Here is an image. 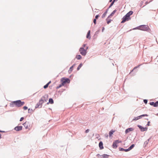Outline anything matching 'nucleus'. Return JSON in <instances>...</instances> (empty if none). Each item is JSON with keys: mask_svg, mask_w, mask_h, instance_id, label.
Segmentation results:
<instances>
[{"mask_svg": "<svg viewBox=\"0 0 158 158\" xmlns=\"http://www.w3.org/2000/svg\"><path fill=\"white\" fill-rule=\"evenodd\" d=\"M24 104V102H22L21 100H19L11 102L10 103V106L11 107L15 106L19 107L23 106Z\"/></svg>", "mask_w": 158, "mask_h": 158, "instance_id": "obj_1", "label": "nucleus"}, {"mask_svg": "<svg viewBox=\"0 0 158 158\" xmlns=\"http://www.w3.org/2000/svg\"><path fill=\"white\" fill-rule=\"evenodd\" d=\"M133 30L138 29L144 31H146L150 32L151 31V29L147 25H142L138 26L133 29Z\"/></svg>", "mask_w": 158, "mask_h": 158, "instance_id": "obj_2", "label": "nucleus"}, {"mask_svg": "<svg viewBox=\"0 0 158 158\" xmlns=\"http://www.w3.org/2000/svg\"><path fill=\"white\" fill-rule=\"evenodd\" d=\"M60 81L62 85H64L66 83H69L70 82V80L69 78L64 77L61 79Z\"/></svg>", "mask_w": 158, "mask_h": 158, "instance_id": "obj_3", "label": "nucleus"}, {"mask_svg": "<svg viewBox=\"0 0 158 158\" xmlns=\"http://www.w3.org/2000/svg\"><path fill=\"white\" fill-rule=\"evenodd\" d=\"M131 19V18L126 14L122 18L121 23H123Z\"/></svg>", "mask_w": 158, "mask_h": 158, "instance_id": "obj_4", "label": "nucleus"}, {"mask_svg": "<svg viewBox=\"0 0 158 158\" xmlns=\"http://www.w3.org/2000/svg\"><path fill=\"white\" fill-rule=\"evenodd\" d=\"M79 52L83 56H85L87 53V51L86 50H85L83 47H81L80 48Z\"/></svg>", "mask_w": 158, "mask_h": 158, "instance_id": "obj_5", "label": "nucleus"}, {"mask_svg": "<svg viewBox=\"0 0 158 158\" xmlns=\"http://www.w3.org/2000/svg\"><path fill=\"white\" fill-rule=\"evenodd\" d=\"M98 158H108L110 156L109 155L106 154H103L102 155H101L99 154H98L96 156Z\"/></svg>", "mask_w": 158, "mask_h": 158, "instance_id": "obj_6", "label": "nucleus"}, {"mask_svg": "<svg viewBox=\"0 0 158 158\" xmlns=\"http://www.w3.org/2000/svg\"><path fill=\"white\" fill-rule=\"evenodd\" d=\"M48 94H45L40 99H42V102L43 103L47 101L48 100Z\"/></svg>", "mask_w": 158, "mask_h": 158, "instance_id": "obj_7", "label": "nucleus"}, {"mask_svg": "<svg viewBox=\"0 0 158 158\" xmlns=\"http://www.w3.org/2000/svg\"><path fill=\"white\" fill-rule=\"evenodd\" d=\"M42 99H40L39 102H38L35 106V108H41L42 107V104L43 103L42 102Z\"/></svg>", "mask_w": 158, "mask_h": 158, "instance_id": "obj_8", "label": "nucleus"}, {"mask_svg": "<svg viewBox=\"0 0 158 158\" xmlns=\"http://www.w3.org/2000/svg\"><path fill=\"white\" fill-rule=\"evenodd\" d=\"M137 126L140 129V131L142 132L147 131L148 129V128L147 127H143L139 125H138Z\"/></svg>", "mask_w": 158, "mask_h": 158, "instance_id": "obj_9", "label": "nucleus"}, {"mask_svg": "<svg viewBox=\"0 0 158 158\" xmlns=\"http://www.w3.org/2000/svg\"><path fill=\"white\" fill-rule=\"evenodd\" d=\"M149 104L150 105L153 106L154 107H157L158 106V101H156L155 102H150Z\"/></svg>", "mask_w": 158, "mask_h": 158, "instance_id": "obj_10", "label": "nucleus"}, {"mask_svg": "<svg viewBox=\"0 0 158 158\" xmlns=\"http://www.w3.org/2000/svg\"><path fill=\"white\" fill-rule=\"evenodd\" d=\"M23 125L24 126L26 129L29 128L30 127V124L28 122L26 121L25 123L23 124Z\"/></svg>", "mask_w": 158, "mask_h": 158, "instance_id": "obj_11", "label": "nucleus"}, {"mask_svg": "<svg viewBox=\"0 0 158 158\" xmlns=\"http://www.w3.org/2000/svg\"><path fill=\"white\" fill-rule=\"evenodd\" d=\"M23 128V126H18L15 127L14 128V130L16 131H18L22 130Z\"/></svg>", "mask_w": 158, "mask_h": 158, "instance_id": "obj_12", "label": "nucleus"}, {"mask_svg": "<svg viewBox=\"0 0 158 158\" xmlns=\"http://www.w3.org/2000/svg\"><path fill=\"white\" fill-rule=\"evenodd\" d=\"M134 129L132 128H129L127 129L125 131V133L126 134H127L129 132L132 131L134 130Z\"/></svg>", "mask_w": 158, "mask_h": 158, "instance_id": "obj_13", "label": "nucleus"}, {"mask_svg": "<svg viewBox=\"0 0 158 158\" xmlns=\"http://www.w3.org/2000/svg\"><path fill=\"white\" fill-rule=\"evenodd\" d=\"M99 147L100 150L103 149V143L102 141H100L99 143Z\"/></svg>", "mask_w": 158, "mask_h": 158, "instance_id": "obj_14", "label": "nucleus"}, {"mask_svg": "<svg viewBox=\"0 0 158 158\" xmlns=\"http://www.w3.org/2000/svg\"><path fill=\"white\" fill-rule=\"evenodd\" d=\"M117 10L116 9H115L114 10L113 12L110 14V15L108 16V18H110L111 16H113L117 11Z\"/></svg>", "mask_w": 158, "mask_h": 158, "instance_id": "obj_15", "label": "nucleus"}, {"mask_svg": "<svg viewBox=\"0 0 158 158\" xmlns=\"http://www.w3.org/2000/svg\"><path fill=\"white\" fill-rule=\"evenodd\" d=\"M117 143L115 141H114L113 143L112 147L114 149H115L117 148Z\"/></svg>", "mask_w": 158, "mask_h": 158, "instance_id": "obj_16", "label": "nucleus"}, {"mask_svg": "<svg viewBox=\"0 0 158 158\" xmlns=\"http://www.w3.org/2000/svg\"><path fill=\"white\" fill-rule=\"evenodd\" d=\"M90 31L89 30L87 33V34L86 35V38H87L90 39L91 38V36H90Z\"/></svg>", "mask_w": 158, "mask_h": 158, "instance_id": "obj_17", "label": "nucleus"}, {"mask_svg": "<svg viewBox=\"0 0 158 158\" xmlns=\"http://www.w3.org/2000/svg\"><path fill=\"white\" fill-rule=\"evenodd\" d=\"M109 9H107L102 16V18H104L106 15Z\"/></svg>", "mask_w": 158, "mask_h": 158, "instance_id": "obj_18", "label": "nucleus"}, {"mask_svg": "<svg viewBox=\"0 0 158 158\" xmlns=\"http://www.w3.org/2000/svg\"><path fill=\"white\" fill-rule=\"evenodd\" d=\"M115 131L113 130H111L109 132V135L110 137L115 132Z\"/></svg>", "mask_w": 158, "mask_h": 158, "instance_id": "obj_19", "label": "nucleus"}, {"mask_svg": "<svg viewBox=\"0 0 158 158\" xmlns=\"http://www.w3.org/2000/svg\"><path fill=\"white\" fill-rule=\"evenodd\" d=\"M133 13V11L131 10L130 11L128 12L126 15H127L129 17H130V16Z\"/></svg>", "mask_w": 158, "mask_h": 158, "instance_id": "obj_20", "label": "nucleus"}, {"mask_svg": "<svg viewBox=\"0 0 158 158\" xmlns=\"http://www.w3.org/2000/svg\"><path fill=\"white\" fill-rule=\"evenodd\" d=\"M109 18H108V17L106 19V22H107V24H109L110 23L111 21L112 20V19H109Z\"/></svg>", "mask_w": 158, "mask_h": 158, "instance_id": "obj_21", "label": "nucleus"}, {"mask_svg": "<svg viewBox=\"0 0 158 158\" xmlns=\"http://www.w3.org/2000/svg\"><path fill=\"white\" fill-rule=\"evenodd\" d=\"M49 103L51 104H53L54 103V101L52 98H49L48 100Z\"/></svg>", "mask_w": 158, "mask_h": 158, "instance_id": "obj_22", "label": "nucleus"}, {"mask_svg": "<svg viewBox=\"0 0 158 158\" xmlns=\"http://www.w3.org/2000/svg\"><path fill=\"white\" fill-rule=\"evenodd\" d=\"M76 58L77 60H80L82 58V57L80 55H76Z\"/></svg>", "mask_w": 158, "mask_h": 158, "instance_id": "obj_23", "label": "nucleus"}, {"mask_svg": "<svg viewBox=\"0 0 158 158\" xmlns=\"http://www.w3.org/2000/svg\"><path fill=\"white\" fill-rule=\"evenodd\" d=\"M82 65H83V64H82V63H81L79 65L78 67H77V70L78 71L81 68V67L82 66Z\"/></svg>", "mask_w": 158, "mask_h": 158, "instance_id": "obj_24", "label": "nucleus"}, {"mask_svg": "<svg viewBox=\"0 0 158 158\" xmlns=\"http://www.w3.org/2000/svg\"><path fill=\"white\" fill-rule=\"evenodd\" d=\"M135 146V144H132L131 146H130L129 148V149L130 150H131L132 148H133Z\"/></svg>", "mask_w": 158, "mask_h": 158, "instance_id": "obj_25", "label": "nucleus"}, {"mask_svg": "<svg viewBox=\"0 0 158 158\" xmlns=\"http://www.w3.org/2000/svg\"><path fill=\"white\" fill-rule=\"evenodd\" d=\"M141 65V64H139V65H138L137 66H135V67L134 69L132 70L131 71V72L130 73V74L135 69L139 67Z\"/></svg>", "mask_w": 158, "mask_h": 158, "instance_id": "obj_26", "label": "nucleus"}, {"mask_svg": "<svg viewBox=\"0 0 158 158\" xmlns=\"http://www.w3.org/2000/svg\"><path fill=\"white\" fill-rule=\"evenodd\" d=\"M114 3V2L112 1L110 4V5L109 6L107 9H109V8H110L113 5Z\"/></svg>", "mask_w": 158, "mask_h": 158, "instance_id": "obj_27", "label": "nucleus"}, {"mask_svg": "<svg viewBox=\"0 0 158 158\" xmlns=\"http://www.w3.org/2000/svg\"><path fill=\"white\" fill-rule=\"evenodd\" d=\"M73 67H71L70 68L69 70L68 71L69 73H71V72L73 71Z\"/></svg>", "mask_w": 158, "mask_h": 158, "instance_id": "obj_28", "label": "nucleus"}, {"mask_svg": "<svg viewBox=\"0 0 158 158\" xmlns=\"http://www.w3.org/2000/svg\"><path fill=\"white\" fill-rule=\"evenodd\" d=\"M148 142H147L146 141H145L144 142V145H143V147L144 148H145L146 147V146L148 144Z\"/></svg>", "mask_w": 158, "mask_h": 158, "instance_id": "obj_29", "label": "nucleus"}, {"mask_svg": "<svg viewBox=\"0 0 158 158\" xmlns=\"http://www.w3.org/2000/svg\"><path fill=\"white\" fill-rule=\"evenodd\" d=\"M63 86H64V85H62V83H61V84H60L57 87H56V89H58L60 88Z\"/></svg>", "mask_w": 158, "mask_h": 158, "instance_id": "obj_30", "label": "nucleus"}, {"mask_svg": "<svg viewBox=\"0 0 158 158\" xmlns=\"http://www.w3.org/2000/svg\"><path fill=\"white\" fill-rule=\"evenodd\" d=\"M32 109L29 108L28 109V113H29L31 114L32 112Z\"/></svg>", "mask_w": 158, "mask_h": 158, "instance_id": "obj_31", "label": "nucleus"}, {"mask_svg": "<svg viewBox=\"0 0 158 158\" xmlns=\"http://www.w3.org/2000/svg\"><path fill=\"white\" fill-rule=\"evenodd\" d=\"M65 89H64L62 90H60L58 91V92L59 93H60V95H61L62 92H63L65 90Z\"/></svg>", "mask_w": 158, "mask_h": 158, "instance_id": "obj_32", "label": "nucleus"}, {"mask_svg": "<svg viewBox=\"0 0 158 158\" xmlns=\"http://www.w3.org/2000/svg\"><path fill=\"white\" fill-rule=\"evenodd\" d=\"M114 141L117 144L119 143H121L122 142L121 141H120L119 140H116Z\"/></svg>", "mask_w": 158, "mask_h": 158, "instance_id": "obj_33", "label": "nucleus"}, {"mask_svg": "<svg viewBox=\"0 0 158 158\" xmlns=\"http://www.w3.org/2000/svg\"><path fill=\"white\" fill-rule=\"evenodd\" d=\"M119 150L120 151H124V149L123 148L120 147L119 148Z\"/></svg>", "mask_w": 158, "mask_h": 158, "instance_id": "obj_34", "label": "nucleus"}, {"mask_svg": "<svg viewBox=\"0 0 158 158\" xmlns=\"http://www.w3.org/2000/svg\"><path fill=\"white\" fill-rule=\"evenodd\" d=\"M100 31V29L98 30L97 31L95 32V34H94V36H95V35H97L98 33H99V32Z\"/></svg>", "mask_w": 158, "mask_h": 158, "instance_id": "obj_35", "label": "nucleus"}, {"mask_svg": "<svg viewBox=\"0 0 158 158\" xmlns=\"http://www.w3.org/2000/svg\"><path fill=\"white\" fill-rule=\"evenodd\" d=\"M48 86V85L47 84L44 86V89L47 88Z\"/></svg>", "mask_w": 158, "mask_h": 158, "instance_id": "obj_36", "label": "nucleus"}, {"mask_svg": "<svg viewBox=\"0 0 158 158\" xmlns=\"http://www.w3.org/2000/svg\"><path fill=\"white\" fill-rule=\"evenodd\" d=\"M143 102L145 104H147L148 102V100L147 99H144L143 100Z\"/></svg>", "mask_w": 158, "mask_h": 158, "instance_id": "obj_37", "label": "nucleus"}, {"mask_svg": "<svg viewBox=\"0 0 158 158\" xmlns=\"http://www.w3.org/2000/svg\"><path fill=\"white\" fill-rule=\"evenodd\" d=\"M142 117L144 116H148V115L147 114H143L141 115Z\"/></svg>", "mask_w": 158, "mask_h": 158, "instance_id": "obj_38", "label": "nucleus"}, {"mask_svg": "<svg viewBox=\"0 0 158 158\" xmlns=\"http://www.w3.org/2000/svg\"><path fill=\"white\" fill-rule=\"evenodd\" d=\"M139 119V118L138 117H135L133 119V120H137Z\"/></svg>", "mask_w": 158, "mask_h": 158, "instance_id": "obj_39", "label": "nucleus"}, {"mask_svg": "<svg viewBox=\"0 0 158 158\" xmlns=\"http://www.w3.org/2000/svg\"><path fill=\"white\" fill-rule=\"evenodd\" d=\"M96 19H94L93 20V22L95 25L96 24Z\"/></svg>", "mask_w": 158, "mask_h": 158, "instance_id": "obj_40", "label": "nucleus"}, {"mask_svg": "<svg viewBox=\"0 0 158 158\" xmlns=\"http://www.w3.org/2000/svg\"><path fill=\"white\" fill-rule=\"evenodd\" d=\"M130 151V150H129V148H128L127 149H124V151L126 152H127L129 151Z\"/></svg>", "mask_w": 158, "mask_h": 158, "instance_id": "obj_41", "label": "nucleus"}, {"mask_svg": "<svg viewBox=\"0 0 158 158\" xmlns=\"http://www.w3.org/2000/svg\"><path fill=\"white\" fill-rule=\"evenodd\" d=\"M99 16V15H96L95 16V19H98V17Z\"/></svg>", "mask_w": 158, "mask_h": 158, "instance_id": "obj_42", "label": "nucleus"}, {"mask_svg": "<svg viewBox=\"0 0 158 158\" xmlns=\"http://www.w3.org/2000/svg\"><path fill=\"white\" fill-rule=\"evenodd\" d=\"M23 109L24 110H26L28 109V107L27 106H25L23 107Z\"/></svg>", "mask_w": 158, "mask_h": 158, "instance_id": "obj_43", "label": "nucleus"}, {"mask_svg": "<svg viewBox=\"0 0 158 158\" xmlns=\"http://www.w3.org/2000/svg\"><path fill=\"white\" fill-rule=\"evenodd\" d=\"M89 129H87L85 131V133H87L89 132Z\"/></svg>", "mask_w": 158, "mask_h": 158, "instance_id": "obj_44", "label": "nucleus"}, {"mask_svg": "<svg viewBox=\"0 0 158 158\" xmlns=\"http://www.w3.org/2000/svg\"><path fill=\"white\" fill-rule=\"evenodd\" d=\"M150 121H148L146 125V126H149L150 125Z\"/></svg>", "mask_w": 158, "mask_h": 158, "instance_id": "obj_45", "label": "nucleus"}, {"mask_svg": "<svg viewBox=\"0 0 158 158\" xmlns=\"http://www.w3.org/2000/svg\"><path fill=\"white\" fill-rule=\"evenodd\" d=\"M23 119H24V117H22L20 118L19 121L20 122H21L23 120Z\"/></svg>", "mask_w": 158, "mask_h": 158, "instance_id": "obj_46", "label": "nucleus"}, {"mask_svg": "<svg viewBox=\"0 0 158 158\" xmlns=\"http://www.w3.org/2000/svg\"><path fill=\"white\" fill-rule=\"evenodd\" d=\"M108 135L107 134H105V137L106 138H108Z\"/></svg>", "mask_w": 158, "mask_h": 158, "instance_id": "obj_47", "label": "nucleus"}, {"mask_svg": "<svg viewBox=\"0 0 158 158\" xmlns=\"http://www.w3.org/2000/svg\"><path fill=\"white\" fill-rule=\"evenodd\" d=\"M138 118H139V119H140V118H141L142 117V116L141 115H140V116H138Z\"/></svg>", "mask_w": 158, "mask_h": 158, "instance_id": "obj_48", "label": "nucleus"}, {"mask_svg": "<svg viewBox=\"0 0 158 158\" xmlns=\"http://www.w3.org/2000/svg\"><path fill=\"white\" fill-rule=\"evenodd\" d=\"M51 83V81H50L47 83V84L49 85Z\"/></svg>", "mask_w": 158, "mask_h": 158, "instance_id": "obj_49", "label": "nucleus"}, {"mask_svg": "<svg viewBox=\"0 0 158 158\" xmlns=\"http://www.w3.org/2000/svg\"><path fill=\"white\" fill-rule=\"evenodd\" d=\"M151 139V138H150L149 139H148L147 140H146V141L147 142H148H148L149 141V140L150 139Z\"/></svg>", "mask_w": 158, "mask_h": 158, "instance_id": "obj_50", "label": "nucleus"}, {"mask_svg": "<svg viewBox=\"0 0 158 158\" xmlns=\"http://www.w3.org/2000/svg\"><path fill=\"white\" fill-rule=\"evenodd\" d=\"M105 28L104 27H103L102 28V31L103 32V31L104 30Z\"/></svg>", "mask_w": 158, "mask_h": 158, "instance_id": "obj_51", "label": "nucleus"}, {"mask_svg": "<svg viewBox=\"0 0 158 158\" xmlns=\"http://www.w3.org/2000/svg\"><path fill=\"white\" fill-rule=\"evenodd\" d=\"M97 35H95V36H94V35L93 36V37L94 38V39L96 38L97 37Z\"/></svg>", "mask_w": 158, "mask_h": 158, "instance_id": "obj_52", "label": "nucleus"}, {"mask_svg": "<svg viewBox=\"0 0 158 158\" xmlns=\"http://www.w3.org/2000/svg\"><path fill=\"white\" fill-rule=\"evenodd\" d=\"M86 44H84L83 45H82V47H83L84 48H85V45H86Z\"/></svg>", "mask_w": 158, "mask_h": 158, "instance_id": "obj_53", "label": "nucleus"}, {"mask_svg": "<svg viewBox=\"0 0 158 158\" xmlns=\"http://www.w3.org/2000/svg\"><path fill=\"white\" fill-rule=\"evenodd\" d=\"M88 47H87L85 48V50H86L87 51V50L88 49Z\"/></svg>", "mask_w": 158, "mask_h": 158, "instance_id": "obj_54", "label": "nucleus"}, {"mask_svg": "<svg viewBox=\"0 0 158 158\" xmlns=\"http://www.w3.org/2000/svg\"><path fill=\"white\" fill-rule=\"evenodd\" d=\"M6 132V131H2V133H5Z\"/></svg>", "mask_w": 158, "mask_h": 158, "instance_id": "obj_55", "label": "nucleus"}, {"mask_svg": "<svg viewBox=\"0 0 158 158\" xmlns=\"http://www.w3.org/2000/svg\"><path fill=\"white\" fill-rule=\"evenodd\" d=\"M75 64H74L71 67H73V68L75 66Z\"/></svg>", "mask_w": 158, "mask_h": 158, "instance_id": "obj_56", "label": "nucleus"}, {"mask_svg": "<svg viewBox=\"0 0 158 158\" xmlns=\"http://www.w3.org/2000/svg\"><path fill=\"white\" fill-rule=\"evenodd\" d=\"M118 0H113L112 1L114 2H115L117 1Z\"/></svg>", "mask_w": 158, "mask_h": 158, "instance_id": "obj_57", "label": "nucleus"}, {"mask_svg": "<svg viewBox=\"0 0 158 158\" xmlns=\"http://www.w3.org/2000/svg\"><path fill=\"white\" fill-rule=\"evenodd\" d=\"M1 138H2L1 135V134H0V139H1Z\"/></svg>", "mask_w": 158, "mask_h": 158, "instance_id": "obj_58", "label": "nucleus"}, {"mask_svg": "<svg viewBox=\"0 0 158 158\" xmlns=\"http://www.w3.org/2000/svg\"><path fill=\"white\" fill-rule=\"evenodd\" d=\"M112 0H110L109 1V2H112Z\"/></svg>", "mask_w": 158, "mask_h": 158, "instance_id": "obj_59", "label": "nucleus"}, {"mask_svg": "<svg viewBox=\"0 0 158 158\" xmlns=\"http://www.w3.org/2000/svg\"><path fill=\"white\" fill-rule=\"evenodd\" d=\"M49 103H49V102H48L47 103V104L48 105V104H49Z\"/></svg>", "mask_w": 158, "mask_h": 158, "instance_id": "obj_60", "label": "nucleus"}, {"mask_svg": "<svg viewBox=\"0 0 158 158\" xmlns=\"http://www.w3.org/2000/svg\"><path fill=\"white\" fill-rule=\"evenodd\" d=\"M146 120H148V118H145Z\"/></svg>", "mask_w": 158, "mask_h": 158, "instance_id": "obj_61", "label": "nucleus"}, {"mask_svg": "<svg viewBox=\"0 0 158 158\" xmlns=\"http://www.w3.org/2000/svg\"><path fill=\"white\" fill-rule=\"evenodd\" d=\"M2 130H0V132H2Z\"/></svg>", "mask_w": 158, "mask_h": 158, "instance_id": "obj_62", "label": "nucleus"}, {"mask_svg": "<svg viewBox=\"0 0 158 158\" xmlns=\"http://www.w3.org/2000/svg\"><path fill=\"white\" fill-rule=\"evenodd\" d=\"M142 158V157H140V158Z\"/></svg>", "mask_w": 158, "mask_h": 158, "instance_id": "obj_63", "label": "nucleus"}]
</instances>
